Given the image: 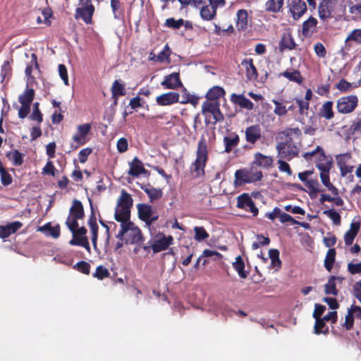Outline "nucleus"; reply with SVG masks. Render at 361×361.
<instances>
[{
    "label": "nucleus",
    "instance_id": "obj_24",
    "mask_svg": "<svg viewBox=\"0 0 361 361\" xmlns=\"http://www.w3.org/2000/svg\"><path fill=\"white\" fill-rule=\"evenodd\" d=\"M334 103L331 101H327L324 102L319 111V116L324 118L326 120H331L334 116V112L333 111Z\"/></svg>",
    "mask_w": 361,
    "mask_h": 361
},
{
    "label": "nucleus",
    "instance_id": "obj_59",
    "mask_svg": "<svg viewBox=\"0 0 361 361\" xmlns=\"http://www.w3.org/2000/svg\"><path fill=\"white\" fill-rule=\"evenodd\" d=\"M353 295L360 301L361 303V281H357L353 286L352 290Z\"/></svg>",
    "mask_w": 361,
    "mask_h": 361
},
{
    "label": "nucleus",
    "instance_id": "obj_23",
    "mask_svg": "<svg viewBox=\"0 0 361 361\" xmlns=\"http://www.w3.org/2000/svg\"><path fill=\"white\" fill-rule=\"evenodd\" d=\"M66 224L67 225L69 230L71 231L73 234V237H82L86 238L85 235L87 233V230L85 227L82 226L78 228V224L75 220L66 219Z\"/></svg>",
    "mask_w": 361,
    "mask_h": 361
},
{
    "label": "nucleus",
    "instance_id": "obj_11",
    "mask_svg": "<svg viewBox=\"0 0 361 361\" xmlns=\"http://www.w3.org/2000/svg\"><path fill=\"white\" fill-rule=\"evenodd\" d=\"M173 240V238L171 235L166 236L164 234L159 233L153 241L151 245L152 249L154 252L165 250L172 244Z\"/></svg>",
    "mask_w": 361,
    "mask_h": 361
},
{
    "label": "nucleus",
    "instance_id": "obj_48",
    "mask_svg": "<svg viewBox=\"0 0 361 361\" xmlns=\"http://www.w3.org/2000/svg\"><path fill=\"white\" fill-rule=\"evenodd\" d=\"M194 231L195 233V239L197 241L203 240L209 237V234L203 227L195 226Z\"/></svg>",
    "mask_w": 361,
    "mask_h": 361
},
{
    "label": "nucleus",
    "instance_id": "obj_47",
    "mask_svg": "<svg viewBox=\"0 0 361 361\" xmlns=\"http://www.w3.org/2000/svg\"><path fill=\"white\" fill-rule=\"evenodd\" d=\"M39 104L38 102H35L33 104L32 112L30 118V119H32L33 121H36L38 123H41L43 120V118H42V114L39 111Z\"/></svg>",
    "mask_w": 361,
    "mask_h": 361
},
{
    "label": "nucleus",
    "instance_id": "obj_33",
    "mask_svg": "<svg viewBox=\"0 0 361 361\" xmlns=\"http://www.w3.org/2000/svg\"><path fill=\"white\" fill-rule=\"evenodd\" d=\"M225 94V91L222 87L214 86L211 88L207 93V101H217V99L224 96Z\"/></svg>",
    "mask_w": 361,
    "mask_h": 361
},
{
    "label": "nucleus",
    "instance_id": "obj_13",
    "mask_svg": "<svg viewBox=\"0 0 361 361\" xmlns=\"http://www.w3.org/2000/svg\"><path fill=\"white\" fill-rule=\"evenodd\" d=\"M290 11L294 20H298L306 11L307 6L303 0H292Z\"/></svg>",
    "mask_w": 361,
    "mask_h": 361
},
{
    "label": "nucleus",
    "instance_id": "obj_19",
    "mask_svg": "<svg viewBox=\"0 0 361 361\" xmlns=\"http://www.w3.org/2000/svg\"><path fill=\"white\" fill-rule=\"evenodd\" d=\"M23 224L20 221H13L6 226H0V238L5 239L16 233L22 227Z\"/></svg>",
    "mask_w": 361,
    "mask_h": 361
},
{
    "label": "nucleus",
    "instance_id": "obj_22",
    "mask_svg": "<svg viewBox=\"0 0 361 361\" xmlns=\"http://www.w3.org/2000/svg\"><path fill=\"white\" fill-rule=\"evenodd\" d=\"M223 142L225 147L224 152L230 153L239 144L240 137L236 133H232L229 135L225 136Z\"/></svg>",
    "mask_w": 361,
    "mask_h": 361
},
{
    "label": "nucleus",
    "instance_id": "obj_54",
    "mask_svg": "<svg viewBox=\"0 0 361 361\" xmlns=\"http://www.w3.org/2000/svg\"><path fill=\"white\" fill-rule=\"evenodd\" d=\"M314 49L316 54L320 58H324L326 55V51L323 45V44L320 42H317L314 46Z\"/></svg>",
    "mask_w": 361,
    "mask_h": 361
},
{
    "label": "nucleus",
    "instance_id": "obj_34",
    "mask_svg": "<svg viewBox=\"0 0 361 361\" xmlns=\"http://www.w3.org/2000/svg\"><path fill=\"white\" fill-rule=\"evenodd\" d=\"M112 97L123 96L126 94L125 85L121 80H115L111 88Z\"/></svg>",
    "mask_w": 361,
    "mask_h": 361
},
{
    "label": "nucleus",
    "instance_id": "obj_39",
    "mask_svg": "<svg viewBox=\"0 0 361 361\" xmlns=\"http://www.w3.org/2000/svg\"><path fill=\"white\" fill-rule=\"evenodd\" d=\"M39 230L46 232V234L50 235L54 238H57L60 235V227L59 226H51L49 224L44 225L39 228Z\"/></svg>",
    "mask_w": 361,
    "mask_h": 361
},
{
    "label": "nucleus",
    "instance_id": "obj_31",
    "mask_svg": "<svg viewBox=\"0 0 361 361\" xmlns=\"http://www.w3.org/2000/svg\"><path fill=\"white\" fill-rule=\"evenodd\" d=\"M6 157L12 162L13 166H18L23 163V154L17 149L12 150L6 154Z\"/></svg>",
    "mask_w": 361,
    "mask_h": 361
},
{
    "label": "nucleus",
    "instance_id": "obj_56",
    "mask_svg": "<svg viewBox=\"0 0 361 361\" xmlns=\"http://www.w3.org/2000/svg\"><path fill=\"white\" fill-rule=\"evenodd\" d=\"M94 276L102 279L105 277H107L109 275V272L108 269L102 266H99L97 268L96 272L94 273Z\"/></svg>",
    "mask_w": 361,
    "mask_h": 361
},
{
    "label": "nucleus",
    "instance_id": "obj_35",
    "mask_svg": "<svg viewBox=\"0 0 361 361\" xmlns=\"http://www.w3.org/2000/svg\"><path fill=\"white\" fill-rule=\"evenodd\" d=\"M284 0H268L265 4L266 10L273 13L279 12L283 5Z\"/></svg>",
    "mask_w": 361,
    "mask_h": 361
},
{
    "label": "nucleus",
    "instance_id": "obj_8",
    "mask_svg": "<svg viewBox=\"0 0 361 361\" xmlns=\"http://www.w3.org/2000/svg\"><path fill=\"white\" fill-rule=\"evenodd\" d=\"M91 129V126L89 123L80 125L77 128V133L73 136V142L71 147L73 149H75L80 145H82L86 142V136Z\"/></svg>",
    "mask_w": 361,
    "mask_h": 361
},
{
    "label": "nucleus",
    "instance_id": "obj_16",
    "mask_svg": "<svg viewBox=\"0 0 361 361\" xmlns=\"http://www.w3.org/2000/svg\"><path fill=\"white\" fill-rule=\"evenodd\" d=\"M94 11V7L92 4L79 6L76 9L75 17L82 18L86 23H90L91 22Z\"/></svg>",
    "mask_w": 361,
    "mask_h": 361
},
{
    "label": "nucleus",
    "instance_id": "obj_3",
    "mask_svg": "<svg viewBox=\"0 0 361 361\" xmlns=\"http://www.w3.org/2000/svg\"><path fill=\"white\" fill-rule=\"evenodd\" d=\"M262 178V173L257 169H240L235 173L234 184L235 186H240L245 183H254L259 181Z\"/></svg>",
    "mask_w": 361,
    "mask_h": 361
},
{
    "label": "nucleus",
    "instance_id": "obj_15",
    "mask_svg": "<svg viewBox=\"0 0 361 361\" xmlns=\"http://www.w3.org/2000/svg\"><path fill=\"white\" fill-rule=\"evenodd\" d=\"M161 85L167 89L175 90L182 86V82L180 80L179 74L178 73H173L165 76Z\"/></svg>",
    "mask_w": 361,
    "mask_h": 361
},
{
    "label": "nucleus",
    "instance_id": "obj_27",
    "mask_svg": "<svg viewBox=\"0 0 361 361\" xmlns=\"http://www.w3.org/2000/svg\"><path fill=\"white\" fill-rule=\"evenodd\" d=\"M231 99L233 102L238 104L242 108H245L248 110L253 109V103L243 95L233 94L231 95Z\"/></svg>",
    "mask_w": 361,
    "mask_h": 361
},
{
    "label": "nucleus",
    "instance_id": "obj_38",
    "mask_svg": "<svg viewBox=\"0 0 361 361\" xmlns=\"http://www.w3.org/2000/svg\"><path fill=\"white\" fill-rule=\"evenodd\" d=\"M142 189L147 194L151 202L161 197L162 192L159 189L153 187H142Z\"/></svg>",
    "mask_w": 361,
    "mask_h": 361
},
{
    "label": "nucleus",
    "instance_id": "obj_26",
    "mask_svg": "<svg viewBox=\"0 0 361 361\" xmlns=\"http://www.w3.org/2000/svg\"><path fill=\"white\" fill-rule=\"evenodd\" d=\"M351 42H354L357 44H361L360 29H355L353 30L345 39L344 49L347 51H349L350 49Z\"/></svg>",
    "mask_w": 361,
    "mask_h": 361
},
{
    "label": "nucleus",
    "instance_id": "obj_43",
    "mask_svg": "<svg viewBox=\"0 0 361 361\" xmlns=\"http://www.w3.org/2000/svg\"><path fill=\"white\" fill-rule=\"evenodd\" d=\"M320 178L324 185H325L329 191L334 195H338V189L331 183L329 173H320Z\"/></svg>",
    "mask_w": 361,
    "mask_h": 361
},
{
    "label": "nucleus",
    "instance_id": "obj_46",
    "mask_svg": "<svg viewBox=\"0 0 361 361\" xmlns=\"http://www.w3.org/2000/svg\"><path fill=\"white\" fill-rule=\"evenodd\" d=\"M325 320L322 318L315 319V324H314V333L316 334H327L329 332L328 329L322 331V329L325 326Z\"/></svg>",
    "mask_w": 361,
    "mask_h": 361
},
{
    "label": "nucleus",
    "instance_id": "obj_14",
    "mask_svg": "<svg viewBox=\"0 0 361 361\" xmlns=\"http://www.w3.org/2000/svg\"><path fill=\"white\" fill-rule=\"evenodd\" d=\"M344 278L341 276H331L329 278L327 283L324 285V292L326 295H337L336 286L342 283Z\"/></svg>",
    "mask_w": 361,
    "mask_h": 361
},
{
    "label": "nucleus",
    "instance_id": "obj_28",
    "mask_svg": "<svg viewBox=\"0 0 361 361\" xmlns=\"http://www.w3.org/2000/svg\"><path fill=\"white\" fill-rule=\"evenodd\" d=\"M360 230V224L353 222L350 224V229L345 233L344 235V240L346 245H350L353 243L355 236Z\"/></svg>",
    "mask_w": 361,
    "mask_h": 361
},
{
    "label": "nucleus",
    "instance_id": "obj_55",
    "mask_svg": "<svg viewBox=\"0 0 361 361\" xmlns=\"http://www.w3.org/2000/svg\"><path fill=\"white\" fill-rule=\"evenodd\" d=\"M348 271L351 274H361V262L348 264Z\"/></svg>",
    "mask_w": 361,
    "mask_h": 361
},
{
    "label": "nucleus",
    "instance_id": "obj_51",
    "mask_svg": "<svg viewBox=\"0 0 361 361\" xmlns=\"http://www.w3.org/2000/svg\"><path fill=\"white\" fill-rule=\"evenodd\" d=\"M89 224L90 226V231L92 233V243L94 245H95L97 239V232H98V226L96 224V220L94 219H90Z\"/></svg>",
    "mask_w": 361,
    "mask_h": 361
},
{
    "label": "nucleus",
    "instance_id": "obj_42",
    "mask_svg": "<svg viewBox=\"0 0 361 361\" xmlns=\"http://www.w3.org/2000/svg\"><path fill=\"white\" fill-rule=\"evenodd\" d=\"M272 102L275 105L274 112L276 115H277L279 116H283L287 114L288 109L283 102H281L276 99H273Z\"/></svg>",
    "mask_w": 361,
    "mask_h": 361
},
{
    "label": "nucleus",
    "instance_id": "obj_6",
    "mask_svg": "<svg viewBox=\"0 0 361 361\" xmlns=\"http://www.w3.org/2000/svg\"><path fill=\"white\" fill-rule=\"evenodd\" d=\"M139 218L145 221V226L152 232V224L158 219V215L154 214L152 206L147 204H138L137 205Z\"/></svg>",
    "mask_w": 361,
    "mask_h": 361
},
{
    "label": "nucleus",
    "instance_id": "obj_60",
    "mask_svg": "<svg viewBox=\"0 0 361 361\" xmlns=\"http://www.w3.org/2000/svg\"><path fill=\"white\" fill-rule=\"evenodd\" d=\"M319 15L321 19L325 20L331 17V12L326 6L322 5L319 8Z\"/></svg>",
    "mask_w": 361,
    "mask_h": 361
},
{
    "label": "nucleus",
    "instance_id": "obj_25",
    "mask_svg": "<svg viewBox=\"0 0 361 361\" xmlns=\"http://www.w3.org/2000/svg\"><path fill=\"white\" fill-rule=\"evenodd\" d=\"M317 20L313 17H310L302 24V34L305 37L311 36L316 30Z\"/></svg>",
    "mask_w": 361,
    "mask_h": 361
},
{
    "label": "nucleus",
    "instance_id": "obj_57",
    "mask_svg": "<svg viewBox=\"0 0 361 361\" xmlns=\"http://www.w3.org/2000/svg\"><path fill=\"white\" fill-rule=\"evenodd\" d=\"M75 267H76L78 271L83 274H88L90 273V266L87 262L85 261H80L78 262Z\"/></svg>",
    "mask_w": 361,
    "mask_h": 361
},
{
    "label": "nucleus",
    "instance_id": "obj_17",
    "mask_svg": "<svg viewBox=\"0 0 361 361\" xmlns=\"http://www.w3.org/2000/svg\"><path fill=\"white\" fill-rule=\"evenodd\" d=\"M130 169L128 174L134 177H137L142 174H146L147 171L144 168L142 162L135 157L131 162L129 163Z\"/></svg>",
    "mask_w": 361,
    "mask_h": 361
},
{
    "label": "nucleus",
    "instance_id": "obj_29",
    "mask_svg": "<svg viewBox=\"0 0 361 361\" xmlns=\"http://www.w3.org/2000/svg\"><path fill=\"white\" fill-rule=\"evenodd\" d=\"M233 267L238 272L239 276L242 279L247 278L248 272L245 271V263L241 256H237L235 261L232 263Z\"/></svg>",
    "mask_w": 361,
    "mask_h": 361
},
{
    "label": "nucleus",
    "instance_id": "obj_44",
    "mask_svg": "<svg viewBox=\"0 0 361 361\" xmlns=\"http://www.w3.org/2000/svg\"><path fill=\"white\" fill-rule=\"evenodd\" d=\"M335 256L336 252L334 249L328 250L324 260V266L329 271L332 269L333 264L335 261Z\"/></svg>",
    "mask_w": 361,
    "mask_h": 361
},
{
    "label": "nucleus",
    "instance_id": "obj_61",
    "mask_svg": "<svg viewBox=\"0 0 361 361\" xmlns=\"http://www.w3.org/2000/svg\"><path fill=\"white\" fill-rule=\"evenodd\" d=\"M279 219L281 223H290L291 224H299V221L295 220L290 215L286 214V213H282L281 212V214L279 216Z\"/></svg>",
    "mask_w": 361,
    "mask_h": 361
},
{
    "label": "nucleus",
    "instance_id": "obj_41",
    "mask_svg": "<svg viewBox=\"0 0 361 361\" xmlns=\"http://www.w3.org/2000/svg\"><path fill=\"white\" fill-rule=\"evenodd\" d=\"M111 8L112 9L114 17L116 19H121L123 16V11L119 0L111 1Z\"/></svg>",
    "mask_w": 361,
    "mask_h": 361
},
{
    "label": "nucleus",
    "instance_id": "obj_20",
    "mask_svg": "<svg viewBox=\"0 0 361 361\" xmlns=\"http://www.w3.org/2000/svg\"><path fill=\"white\" fill-rule=\"evenodd\" d=\"M241 66L245 69L246 77L250 80H255L258 74L252 59H246L242 61Z\"/></svg>",
    "mask_w": 361,
    "mask_h": 361
},
{
    "label": "nucleus",
    "instance_id": "obj_1",
    "mask_svg": "<svg viewBox=\"0 0 361 361\" xmlns=\"http://www.w3.org/2000/svg\"><path fill=\"white\" fill-rule=\"evenodd\" d=\"M133 205L131 196L124 190L117 202L115 219L120 223L121 229L116 237L127 244H140L143 238L140 228L130 220V207Z\"/></svg>",
    "mask_w": 361,
    "mask_h": 361
},
{
    "label": "nucleus",
    "instance_id": "obj_7",
    "mask_svg": "<svg viewBox=\"0 0 361 361\" xmlns=\"http://www.w3.org/2000/svg\"><path fill=\"white\" fill-rule=\"evenodd\" d=\"M358 104V99L355 95L342 97L337 100V110L341 114L353 112Z\"/></svg>",
    "mask_w": 361,
    "mask_h": 361
},
{
    "label": "nucleus",
    "instance_id": "obj_4",
    "mask_svg": "<svg viewBox=\"0 0 361 361\" xmlns=\"http://www.w3.org/2000/svg\"><path fill=\"white\" fill-rule=\"evenodd\" d=\"M276 148L279 158L288 161L296 157L299 153V148L290 137H287L284 142H279Z\"/></svg>",
    "mask_w": 361,
    "mask_h": 361
},
{
    "label": "nucleus",
    "instance_id": "obj_18",
    "mask_svg": "<svg viewBox=\"0 0 361 361\" xmlns=\"http://www.w3.org/2000/svg\"><path fill=\"white\" fill-rule=\"evenodd\" d=\"M84 216L83 206L80 201L74 200L73 202L72 207L69 211V216L67 219L75 220L77 221L78 219H81Z\"/></svg>",
    "mask_w": 361,
    "mask_h": 361
},
{
    "label": "nucleus",
    "instance_id": "obj_21",
    "mask_svg": "<svg viewBox=\"0 0 361 361\" xmlns=\"http://www.w3.org/2000/svg\"><path fill=\"white\" fill-rule=\"evenodd\" d=\"M178 99L179 94L178 93L171 92L158 96L156 99V101L159 105L166 106L177 102Z\"/></svg>",
    "mask_w": 361,
    "mask_h": 361
},
{
    "label": "nucleus",
    "instance_id": "obj_2",
    "mask_svg": "<svg viewBox=\"0 0 361 361\" xmlns=\"http://www.w3.org/2000/svg\"><path fill=\"white\" fill-rule=\"evenodd\" d=\"M208 159V149L207 141L201 137L197 144L196 152V159L192 164L191 171L195 173L196 176H202L204 175V168Z\"/></svg>",
    "mask_w": 361,
    "mask_h": 361
},
{
    "label": "nucleus",
    "instance_id": "obj_40",
    "mask_svg": "<svg viewBox=\"0 0 361 361\" xmlns=\"http://www.w3.org/2000/svg\"><path fill=\"white\" fill-rule=\"evenodd\" d=\"M295 42L293 39L290 35H284L280 43V49L281 50L283 49H293L295 47Z\"/></svg>",
    "mask_w": 361,
    "mask_h": 361
},
{
    "label": "nucleus",
    "instance_id": "obj_5",
    "mask_svg": "<svg viewBox=\"0 0 361 361\" xmlns=\"http://www.w3.org/2000/svg\"><path fill=\"white\" fill-rule=\"evenodd\" d=\"M313 157H315L319 161L316 166L320 171V173H329L331 163L320 147L318 146L314 150L305 152L303 154V157L306 159H310Z\"/></svg>",
    "mask_w": 361,
    "mask_h": 361
},
{
    "label": "nucleus",
    "instance_id": "obj_32",
    "mask_svg": "<svg viewBox=\"0 0 361 361\" xmlns=\"http://www.w3.org/2000/svg\"><path fill=\"white\" fill-rule=\"evenodd\" d=\"M236 27L238 30H245L247 25V13L241 9L237 12Z\"/></svg>",
    "mask_w": 361,
    "mask_h": 361
},
{
    "label": "nucleus",
    "instance_id": "obj_36",
    "mask_svg": "<svg viewBox=\"0 0 361 361\" xmlns=\"http://www.w3.org/2000/svg\"><path fill=\"white\" fill-rule=\"evenodd\" d=\"M216 10L211 4L203 6L200 10V16L204 20H210L215 16Z\"/></svg>",
    "mask_w": 361,
    "mask_h": 361
},
{
    "label": "nucleus",
    "instance_id": "obj_58",
    "mask_svg": "<svg viewBox=\"0 0 361 361\" xmlns=\"http://www.w3.org/2000/svg\"><path fill=\"white\" fill-rule=\"evenodd\" d=\"M72 245H80L85 247L88 245V241L87 238L76 237L74 238L69 242Z\"/></svg>",
    "mask_w": 361,
    "mask_h": 361
},
{
    "label": "nucleus",
    "instance_id": "obj_49",
    "mask_svg": "<svg viewBox=\"0 0 361 361\" xmlns=\"http://www.w3.org/2000/svg\"><path fill=\"white\" fill-rule=\"evenodd\" d=\"M324 214L330 218L334 224L339 225L341 224V216L334 209H328L324 211Z\"/></svg>",
    "mask_w": 361,
    "mask_h": 361
},
{
    "label": "nucleus",
    "instance_id": "obj_9",
    "mask_svg": "<svg viewBox=\"0 0 361 361\" xmlns=\"http://www.w3.org/2000/svg\"><path fill=\"white\" fill-rule=\"evenodd\" d=\"M203 114L209 113L212 114L216 122H220L224 120V115L220 111L219 103L218 101H207L202 104Z\"/></svg>",
    "mask_w": 361,
    "mask_h": 361
},
{
    "label": "nucleus",
    "instance_id": "obj_63",
    "mask_svg": "<svg viewBox=\"0 0 361 361\" xmlns=\"http://www.w3.org/2000/svg\"><path fill=\"white\" fill-rule=\"evenodd\" d=\"M92 153V149L90 148H85L82 149L78 154V159L80 163H85L88 156Z\"/></svg>",
    "mask_w": 361,
    "mask_h": 361
},
{
    "label": "nucleus",
    "instance_id": "obj_45",
    "mask_svg": "<svg viewBox=\"0 0 361 361\" xmlns=\"http://www.w3.org/2000/svg\"><path fill=\"white\" fill-rule=\"evenodd\" d=\"M282 75L290 81H294L298 83H300L302 82L300 73L298 71H293L292 72L285 71L282 73Z\"/></svg>",
    "mask_w": 361,
    "mask_h": 361
},
{
    "label": "nucleus",
    "instance_id": "obj_53",
    "mask_svg": "<svg viewBox=\"0 0 361 361\" xmlns=\"http://www.w3.org/2000/svg\"><path fill=\"white\" fill-rule=\"evenodd\" d=\"M37 67V56L35 54H32V61L25 69V74L27 77H31V73L34 68Z\"/></svg>",
    "mask_w": 361,
    "mask_h": 361
},
{
    "label": "nucleus",
    "instance_id": "obj_50",
    "mask_svg": "<svg viewBox=\"0 0 361 361\" xmlns=\"http://www.w3.org/2000/svg\"><path fill=\"white\" fill-rule=\"evenodd\" d=\"M183 23L184 20L183 19L176 20L173 18H170L166 20L165 25L173 29H178Z\"/></svg>",
    "mask_w": 361,
    "mask_h": 361
},
{
    "label": "nucleus",
    "instance_id": "obj_64",
    "mask_svg": "<svg viewBox=\"0 0 361 361\" xmlns=\"http://www.w3.org/2000/svg\"><path fill=\"white\" fill-rule=\"evenodd\" d=\"M128 141L126 138H120L117 142V149L119 152H125L128 149Z\"/></svg>",
    "mask_w": 361,
    "mask_h": 361
},
{
    "label": "nucleus",
    "instance_id": "obj_37",
    "mask_svg": "<svg viewBox=\"0 0 361 361\" xmlns=\"http://www.w3.org/2000/svg\"><path fill=\"white\" fill-rule=\"evenodd\" d=\"M35 97V92L32 89H26L23 94H20L18 101L21 104L30 105Z\"/></svg>",
    "mask_w": 361,
    "mask_h": 361
},
{
    "label": "nucleus",
    "instance_id": "obj_62",
    "mask_svg": "<svg viewBox=\"0 0 361 361\" xmlns=\"http://www.w3.org/2000/svg\"><path fill=\"white\" fill-rule=\"evenodd\" d=\"M336 88L340 91H348L352 87V84L347 82L345 80H341L336 85Z\"/></svg>",
    "mask_w": 361,
    "mask_h": 361
},
{
    "label": "nucleus",
    "instance_id": "obj_12",
    "mask_svg": "<svg viewBox=\"0 0 361 361\" xmlns=\"http://www.w3.org/2000/svg\"><path fill=\"white\" fill-rule=\"evenodd\" d=\"M245 135L247 142L255 145L262 137V129L257 124L252 125L245 129Z\"/></svg>",
    "mask_w": 361,
    "mask_h": 361
},
{
    "label": "nucleus",
    "instance_id": "obj_10",
    "mask_svg": "<svg viewBox=\"0 0 361 361\" xmlns=\"http://www.w3.org/2000/svg\"><path fill=\"white\" fill-rule=\"evenodd\" d=\"M237 207L251 212L255 216L258 214V209L255 207L250 196L247 193H243L237 197Z\"/></svg>",
    "mask_w": 361,
    "mask_h": 361
},
{
    "label": "nucleus",
    "instance_id": "obj_30",
    "mask_svg": "<svg viewBox=\"0 0 361 361\" xmlns=\"http://www.w3.org/2000/svg\"><path fill=\"white\" fill-rule=\"evenodd\" d=\"M255 163L259 166L267 168L272 165L273 159L271 157L257 152L255 154Z\"/></svg>",
    "mask_w": 361,
    "mask_h": 361
},
{
    "label": "nucleus",
    "instance_id": "obj_52",
    "mask_svg": "<svg viewBox=\"0 0 361 361\" xmlns=\"http://www.w3.org/2000/svg\"><path fill=\"white\" fill-rule=\"evenodd\" d=\"M59 73L66 85H68V76L67 68L63 64L59 65Z\"/></svg>",
    "mask_w": 361,
    "mask_h": 361
}]
</instances>
